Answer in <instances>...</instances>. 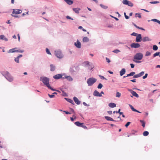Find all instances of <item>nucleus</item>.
I'll return each instance as SVG.
<instances>
[{"label":"nucleus","instance_id":"39448f33","mask_svg":"<svg viewBox=\"0 0 160 160\" xmlns=\"http://www.w3.org/2000/svg\"><path fill=\"white\" fill-rule=\"evenodd\" d=\"M55 54L56 57L59 58H62L63 57V55L61 51L60 50H56L55 51Z\"/></svg>","mask_w":160,"mask_h":160},{"label":"nucleus","instance_id":"c9c22d12","mask_svg":"<svg viewBox=\"0 0 160 160\" xmlns=\"http://www.w3.org/2000/svg\"><path fill=\"white\" fill-rule=\"evenodd\" d=\"M158 47L156 45H153L152 47V49L154 51H157L158 49Z\"/></svg>","mask_w":160,"mask_h":160},{"label":"nucleus","instance_id":"72a5a7b5","mask_svg":"<svg viewBox=\"0 0 160 160\" xmlns=\"http://www.w3.org/2000/svg\"><path fill=\"white\" fill-rule=\"evenodd\" d=\"M135 17L136 18L138 17L139 18H141L142 17L141 13H136L135 14Z\"/></svg>","mask_w":160,"mask_h":160},{"label":"nucleus","instance_id":"f704fd0d","mask_svg":"<svg viewBox=\"0 0 160 160\" xmlns=\"http://www.w3.org/2000/svg\"><path fill=\"white\" fill-rule=\"evenodd\" d=\"M140 122L142 123V126L143 127H144L145 125V122L142 120H140Z\"/></svg>","mask_w":160,"mask_h":160},{"label":"nucleus","instance_id":"864d4df0","mask_svg":"<svg viewBox=\"0 0 160 160\" xmlns=\"http://www.w3.org/2000/svg\"><path fill=\"white\" fill-rule=\"evenodd\" d=\"M24 52V50H21V49H18V50H17V51H16V52H21V53H22V52Z\"/></svg>","mask_w":160,"mask_h":160},{"label":"nucleus","instance_id":"0eeeda50","mask_svg":"<svg viewBox=\"0 0 160 160\" xmlns=\"http://www.w3.org/2000/svg\"><path fill=\"white\" fill-rule=\"evenodd\" d=\"M75 67L73 66H71L69 69V72L71 74L75 75L77 72L75 70Z\"/></svg>","mask_w":160,"mask_h":160},{"label":"nucleus","instance_id":"c03bdc74","mask_svg":"<svg viewBox=\"0 0 160 160\" xmlns=\"http://www.w3.org/2000/svg\"><path fill=\"white\" fill-rule=\"evenodd\" d=\"M103 87V85L101 83H99L98 86L97 88L98 89H101Z\"/></svg>","mask_w":160,"mask_h":160},{"label":"nucleus","instance_id":"8fccbe9b","mask_svg":"<svg viewBox=\"0 0 160 160\" xmlns=\"http://www.w3.org/2000/svg\"><path fill=\"white\" fill-rule=\"evenodd\" d=\"M121 95V94L120 93L118 92H117L116 94V97L119 98L120 97Z\"/></svg>","mask_w":160,"mask_h":160},{"label":"nucleus","instance_id":"bb28decb","mask_svg":"<svg viewBox=\"0 0 160 160\" xmlns=\"http://www.w3.org/2000/svg\"><path fill=\"white\" fill-rule=\"evenodd\" d=\"M50 71L51 72H53L54 71L55 69V66L53 65V64H51L50 65Z\"/></svg>","mask_w":160,"mask_h":160},{"label":"nucleus","instance_id":"1a4fd4ad","mask_svg":"<svg viewBox=\"0 0 160 160\" xmlns=\"http://www.w3.org/2000/svg\"><path fill=\"white\" fill-rule=\"evenodd\" d=\"M142 40V35L140 34H138L136 36L135 39V41L137 42H139Z\"/></svg>","mask_w":160,"mask_h":160},{"label":"nucleus","instance_id":"2f4dec72","mask_svg":"<svg viewBox=\"0 0 160 160\" xmlns=\"http://www.w3.org/2000/svg\"><path fill=\"white\" fill-rule=\"evenodd\" d=\"M151 21L155 22H157L159 24H160V21L158 20L157 19H152L151 20Z\"/></svg>","mask_w":160,"mask_h":160},{"label":"nucleus","instance_id":"e2e57ef3","mask_svg":"<svg viewBox=\"0 0 160 160\" xmlns=\"http://www.w3.org/2000/svg\"><path fill=\"white\" fill-rule=\"evenodd\" d=\"M148 76V73H146L144 76L142 77V78L143 79H145Z\"/></svg>","mask_w":160,"mask_h":160},{"label":"nucleus","instance_id":"5fc2aeb1","mask_svg":"<svg viewBox=\"0 0 160 160\" xmlns=\"http://www.w3.org/2000/svg\"><path fill=\"white\" fill-rule=\"evenodd\" d=\"M138 34V33H137L136 32H132V33H131V36H137V35Z\"/></svg>","mask_w":160,"mask_h":160},{"label":"nucleus","instance_id":"680f3d73","mask_svg":"<svg viewBox=\"0 0 160 160\" xmlns=\"http://www.w3.org/2000/svg\"><path fill=\"white\" fill-rule=\"evenodd\" d=\"M110 16L111 17L114 18L116 21H118L119 20L117 18L114 17L111 15H110Z\"/></svg>","mask_w":160,"mask_h":160},{"label":"nucleus","instance_id":"a211bd4d","mask_svg":"<svg viewBox=\"0 0 160 160\" xmlns=\"http://www.w3.org/2000/svg\"><path fill=\"white\" fill-rule=\"evenodd\" d=\"M73 100L76 103L77 105H79L81 103V101L76 97H74L73 98Z\"/></svg>","mask_w":160,"mask_h":160},{"label":"nucleus","instance_id":"4be33fe9","mask_svg":"<svg viewBox=\"0 0 160 160\" xmlns=\"http://www.w3.org/2000/svg\"><path fill=\"white\" fill-rule=\"evenodd\" d=\"M126 72V70L125 68H122L121 70L120 71V75L121 76H123L124 74Z\"/></svg>","mask_w":160,"mask_h":160},{"label":"nucleus","instance_id":"4d7b16f0","mask_svg":"<svg viewBox=\"0 0 160 160\" xmlns=\"http://www.w3.org/2000/svg\"><path fill=\"white\" fill-rule=\"evenodd\" d=\"M130 123H131L130 122H127L125 126L126 128H127Z\"/></svg>","mask_w":160,"mask_h":160},{"label":"nucleus","instance_id":"6ab92c4d","mask_svg":"<svg viewBox=\"0 0 160 160\" xmlns=\"http://www.w3.org/2000/svg\"><path fill=\"white\" fill-rule=\"evenodd\" d=\"M151 39H150L148 37L146 36L142 38V41L143 42L151 41Z\"/></svg>","mask_w":160,"mask_h":160},{"label":"nucleus","instance_id":"b1692460","mask_svg":"<svg viewBox=\"0 0 160 160\" xmlns=\"http://www.w3.org/2000/svg\"><path fill=\"white\" fill-rule=\"evenodd\" d=\"M17 49V48L11 49L9 50L8 52V53H11V52L13 53V52H16V51H17L16 49Z\"/></svg>","mask_w":160,"mask_h":160},{"label":"nucleus","instance_id":"de8ad7c7","mask_svg":"<svg viewBox=\"0 0 160 160\" xmlns=\"http://www.w3.org/2000/svg\"><path fill=\"white\" fill-rule=\"evenodd\" d=\"M84 63L86 64L85 65V67L88 66H90V63L88 61L85 62Z\"/></svg>","mask_w":160,"mask_h":160},{"label":"nucleus","instance_id":"7ed1b4c3","mask_svg":"<svg viewBox=\"0 0 160 160\" xmlns=\"http://www.w3.org/2000/svg\"><path fill=\"white\" fill-rule=\"evenodd\" d=\"M40 80L42 81L43 84L48 88L50 86L49 84V78L46 77H41L40 78Z\"/></svg>","mask_w":160,"mask_h":160},{"label":"nucleus","instance_id":"774afa93","mask_svg":"<svg viewBox=\"0 0 160 160\" xmlns=\"http://www.w3.org/2000/svg\"><path fill=\"white\" fill-rule=\"evenodd\" d=\"M81 127H82V128H83L85 129H87V127L85 125H84V124H83V125H82V126Z\"/></svg>","mask_w":160,"mask_h":160},{"label":"nucleus","instance_id":"f3484780","mask_svg":"<svg viewBox=\"0 0 160 160\" xmlns=\"http://www.w3.org/2000/svg\"><path fill=\"white\" fill-rule=\"evenodd\" d=\"M93 95L95 96L101 97L102 95L100 94L99 92L97 90H95L93 93Z\"/></svg>","mask_w":160,"mask_h":160},{"label":"nucleus","instance_id":"5701e85b","mask_svg":"<svg viewBox=\"0 0 160 160\" xmlns=\"http://www.w3.org/2000/svg\"><path fill=\"white\" fill-rule=\"evenodd\" d=\"M68 4L71 5L73 3V0H64Z\"/></svg>","mask_w":160,"mask_h":160},{"label":"nucleus","instance_id":"ddd939ff","mask_svg":"<svg viewBox=\"0 0 160 160\" xmlns=\"http://www.w3.org/2000/svg\"><path fill=\"white\" fill-rule=\"evenodd\" d=\"M74 45L78 48H80L81 47V44L78 39H77L76 42H75Z\"/></svg>","mask_w":160,"mask_h":160},{"label":"nucleus","instance_id":"412c9836","mask_svg":"<svg viewBox=\"0 0 160 160\" xmlns=\"http://www.w3.org/2000/svg\"><path fill=\"white\" fill-rule=\"evenodd\" d=\"M0 39L4 40L5 41H7L8 40V39L6 38L4 35H0Z\"/></svg>","mask_w":160,"mask_h":160},{"label":"nucleus","instance_id":"603ef678","mask_svg":"<svg viewBox=\"0 0 160 160\" xmlns=\"http://www.w3.org/2000/svg\"><path fill=\"white\" fill-rule=\"evenodd\" d=\"M113 52L116 53H118L119 52H120V51L118 49H115L112 51Z\"/></svg>","mask_w":160,"mask_h":160},{"label":"nucleus","instance_id":"052dcab7","mask_svg":"<svg viewBox=\"0 0 160 160\" xmlns=\"http://www.w3.org/2000/svg\"><path fill=\"white\" fill-rule=\"evenodd\" d=\"M66 18L67 19H71L72 20H73V19L72 18H71L69 16H66Z\"/></svg>","mask_w":160,"mask_h":160},{"label":"nucleus","instance_id":"79ce46f5","mask_svg":"<svg viewBox=\"0 0 160 160\" xmlns=\"http://www.w3.org/2000/svg\"><path fill=\"white\" fill-rule=\"evenodd\" d=\"M129 106L130 107V108L131 109V110L133 111L134 112V111H136V110H135L136 109L134 108V107H133V106L131 104H129Z\"/></svg>","mask_w":160,"mask_h":160},{"label":"nucleus","instance_id":"a19ab883","mask_svg":"<svg viewBox=\"0 0 160 160\" xmlns=\"http://www.w3.org/2000/svg\"><path fill=\"white\" fill-rule=\"evenodd\" d=\"M46 53L48 54H49V55H51V53L50 52V50H49V49L48 48H46Z\"/></svg>","mask_w":160,"mask_h":160},{"label":"nucleus","instance_id":"f03ea898","mask_svg":"<svg viewBox=\"0 0 160 160\" xmlns=\"http://www.w3.org/2000/svg\"><path fill=\"white\" fill-rule=\"evenodd\" d=\"M143 54L141 53H137L134 56L133 61L136 63H140L141 61H140L142 60L143 58Z\"/></svg>","mask_w":160,"mask_h":160},{"label":"nucleus","instance_id":"9d476101","mask_svg":"<svg viewBox=\"0 0 160 160\" xmlns=\"http://www.w3.org/2000/svg\"><path fill=\"white\" fill-rule=\"evenodd\" d=\"M130 47L131 48H138L140 47V45L138 42L133 43L131 44Z\"/></svg>","mask_w":160,"mask_h":160},{"label":"nucleus","instance_id":"20e7f679","mask_svg":"<svg viewBox=\"0 0 160 160\" xmlns=\"http://www.w3.org/2000/svg\"><path fill=\"white\" fill-rule=\"evenodd\" d=\"M97 81V79L93 78H89L87 80V82L88 84V86H92Z\"/></svg>","mask_w":160,"mask_h":160},{"label":"nucleus","instance_id":"dca6fc26","mask_svg":"<svg viewBox=\"0 0 160 160\" xmlns=\"http://www.w3.org/2000/svg\"><path fill=\"white\" fill-rule=\"evenodd\" d=\"M104 118L106 120L108 121H112L114 122H118L119 121L118 120H114L111 117L108 116H105L104 117Z\"/></svg>","mask_w":160,"mask_h":160},{"label":"nucleus","instance_id":"0e129e2a","mask_svg":"<svg viewBox=\"0 0 160 160\" xmlns=\"http://www.w3.org/2000/svg\"><path fill=\"white\" fill-rule=\"evenodd\" d=\"M106 61L107 62L110 63L111 62V61L109 58L106 57Z\"/></svg>","mask_w":160,"mask_h":160},{"label":"nucleus","instance_id":"4468645a","mask_svg":"<svg viewBox=\"0 0 160 160\" xmlns=\"http://www.w3.org/2000/svg\"><path fill=\"white\" fill-rule=\"evenodd\" d=\"M128 91L130 92L131 93H132L133 96L135 97L136 98L139 97L137 93L133 91L132 89H128Z\"/></svg>","mask_w":160,"mask_h":160},{"label":"nucleus","instance_id":"a878e982","mask_svg":"<svg viewBox=\"0 0 160 160\" xmlns=\"http://www.w3.org/2000/svg\"><path fill=\"white\" fill-rule=\"evenodd\" d=\"M116 105L115 103L113 102L110 103L108 104V106L111 108H114L116 107Z\"/></svg>","mask_w":160,"mask_h":160},{"label":"nucleus","instance_id":"f8f14e48","mask_svg":"<svg viewBox=\"0 0 160 160\" xmlns=\"http://www.w3.org/2000/svg\"><path fill=\"white\" fill-rule=\"evenodd\" d=\"M64 77L62 78V80L66 79L68 81L71 82L73 81V78L70 76H67L65 73Z\"/></svg>","mask_w":160,"mask_h":160},{"label":"nucleus","instance_id":"c756f323","mask_svg":"<svg viewBox=\"0 0 160 160\" xmlns=\"http://www.w3.org/2000/svg\"><path fill=\"white\" fill-rule=\"evenodd\" d=\"M57 93L56 92H54L52 93V94L50 95L49 94H48V95L50 98H52L55 97L54 94H57Z\"/></svg>","mask_w":160,"mask_h":160},{"label":"nucleus","instance_id":"13d9d810","mask_svg":"<svg viewBox=\"0 0 160 160\" xmlns=\"http://www.w3.org/2000/svg\"><path fill=\"white\" fill-rule=\"evenodd\" d=\"M99 77L102 80H107L103 76H101V75H99Z\"/></svg>","mask_w":160,"mask_h":160},{"label":"nucleus","instance_id":"49530a36","mask_svg":"<svg viewBox=\"0 0 160 160\" xmlns=\"http://www.w3.org/2000/svg\"><path fill=\"white\" fill-rule=\"evenodd\" d=\"M159 3V2L158 1H157L150 2V3L152 4H156V3Z\"/></svg>","mask_w":160,"mask_h":160},{"label":"nucleus","instance_id":"37998d69","mask_svg":"<svg viewBox=\"0 0 160 160\" xmlns=\"http://www.w3.org/2000/svg\"><path fill=\"white\" fill-rule=\"evenodd\" d=\"M14 61L15 62H16L17 63H19V58L17 57L16 58H15L14 59Z\"/></svg>","mask_w":160,"mask_h":160},{"label":"nucleus","instance_id":"bf43d9fd","mask_svg":"<svg viewBox=\"0 0 160 160\" xmlns=\"http://www.w3.org/2000/svg\"><path fill=\"white\" fill-rule=\"evenodd\" d=\"M11 15L13 17H14L15 18H20V16H18V15H13L12 14H11Z\"/></svg>","mask_w":160,"mask_h":160},{"label":"nucleus","instance_id":"ea45409f","mask_svg":"<svg viewBox=\"0 0 160 160\" xmlns=\"http://www.w3.org/2000/svg\"><path fill=\"white\" fill-rule=\"evenodd\" d=\"M48 88L49 89L52 90V91H56L57 92V90L56 89H54L51 86L49 87H48Z\"/></svg>","mask_w":160,"mask_h":160},{"label":"nucleus","instance_id":"3c124183","mask_svg":"<svg viewBox=\"0 0 160 160\" xmlns=\"http://www.w3.org/2000/svg\"><path fill=\"white\" fill-rule=\"evenodd\" d=\"M78 29H82V30L84 31V32H86L87 31L86 29L83 28H82V27L81 26H79L78 27Z\"/></svg>","mask_w":160,"mask_h":160},{"label":"nucleus","instance_id":"6e6d98bb","mask_svg":"<svg viewBox=\"0 0 160 160\" xmlns=\"http://www.w3.org/2000/svg\"><path fill=\"white\" fill-rule=\"evenodd\" d=\"M137 132V131H135L134 130H132L131 131V134L132 135H135V133Z\"/></svg>","mask_w":160,"mask_h":160},{"label":"nucleus","instance_id":"7c9ffc66","mask_svg":"<svg viewBox=\"0 0 160 160\" xmlns=\"http://www.w3.org/2000/svg\"><path fill=\"white\" fill-rule=\"evenodd\" d=\"M135 74V72H130L129 74H128L127 75L126 77H130L132 76H133Z\"/></svg>","mask_w":160,"mask_h":160},{"label":"nucleus","instance_id":"cd10ccee","mask_svg":"<svg viewBox=\"0 0 160 160\" xmlns=\"http://www.w3.org/2000/svg\"><path fill=\"white\" fill-rule=\"evenodd\" d=\"M72 10L74 12L76 13H79V11L80 10V9L79 8H73Z\"/></svg>","mask_w":160,"mask_h":160},{"label":"nucleus","instance_id":"c85d7f7f","mask_svg":"<svg viewBox=\"0 0 160 160\" xmlns=\"http://www.w3.org/2000/svg\"><path fill=\"white\" fill-rule=\"evenodd\" d=\"M82 41L83 42H88L89 41V39L87 37H85L83 38Z\"/></svg>","mask_w":160,"mask_h":160},{"label":"nucleus","instance_id":"58836bf2","mask_svg":"<svg viewBox=\"0 0 160 160\" xmlns=\"http://www.w3.org/2000/svg\"><path fill=\"white\" fill-rule=\"evenodd\" d=\"M70 118L71 121L73 122L76 119V117L75 115H72V117H70Z\"/></svg>","mask_w":160,"mask_h":160},{"label":"nucleus","instance_id":"9b49d317","mask_svg":"<svg viewBox=\"0 0 160 160\" xmlns=\"http://www.w3.org/2000/svg\"><path fill=\"white\" fill-rule=\"evenodd\" d=\"M22 12V11L21 9H13L12 14H18L21 13Z\"/></svg>","mask_w":160,"mask_h":160},{"label":"nucleus","instance_id":"e433bc0d","mask_svg":"<svg viewBox=\"0 0 160 160\" xmlns=\"http://www.w3.org/2000/svg\"><path fill=\"white\" fill-rule=\"evenodd\" d=\"M149 134V132L147 131H145L143 133V135L144 136H147Z\"/></svg>","mask_w":160,"mask_h":160},{"label":"nucleus","instance_id":"4c0bfd02","mask_svg":"<svg viewBox=\"0 0 160 160\" xmlns=\"http://www.w3.org/2000/svg\"><path fill=\"white\" fill-rule=\"evenodd\" d=\"M160 53V52H157L154 53L153 55V58L155 57L156 56H159V54Z\"/></svg>","mask_w":160,"mask_h":160},{"label":"nucleus","instance_id":"2eb2a0df","mask_svg":"<svg viewBox=\"0 0 160 160\" xmlns=\"http://www.w3.org/2000/svg\"><path fill=\"white\" fill-rule=\"evenodd\" d=\"M144 74V71H142L140 73H138L137 74L134 75L133 76V78H137L140 77H141L142 75H143Z\"/></svg>","mask_w":160,"mask_h":160},{"label":"nucleus","instance_id":"aec40b11","mask_svg":"<svg viewBox=\"0 0 160 160\" xmlns=\"http://www.w3.org/2000/svg\"><path fill=\"white\" fill-rule=\"evenodd\" d=\"M74 124L77 126L81 127L82 125H83V124H84V123L80 122L79 121H77L74 122Z\"/></svg>","mask_w":160,"mask_h":160},{"label":"nucleus","instance_id":"a18cd8bd","mask_svg":"<svg viewBox=\"0 0 160 160\" xmlns=\"http://www.w3.org/2000/svg\"><path fill=\"white\" fill-rule=\"evenodd\" d=\"M151 54V53L149 51H147L145 53V56H150Z\"/></svg>","mask_w":160,"mask_h":160},{"label":"nucleus","instance_id":"393cba45","mask_svg":"<svg viewBox=\"0 0 160 160\" xmlns=\"http://www.w3.org/2000/svg\"><path fill=\"white\" fill-rule=\"evenodd\" d=\"M65 99L68 102H70V103H71L72 105H74V103L73 101V100L70 99L68 98H65Z\"/></svg>","mask_w":160,"mask_h":160},{"label":"nucleus","instance_id":"09e8293b","mask_svg":"<svg viewBox=\"0 0 160 160\" xmlns=\"http://www.w3.org/2000/svg\"><path fill=\"white\" fill-rule=\"evenodd\" d=\"M62 92L63 93L62 96L64 97H67L68 96V95L67 94L64 92V91L63 90H62Z\"/></svg>","mask_w":160,"mask_h":160},{"label":"nucleus","instance_id":"338daca9","mask_svg":"<svg viewBox=\"0 0 160 160\" xmlns=\"http://www.w3.org/2000/svg\"><path fill=\"white\" fill-rule=\"evenodd\" d=\"M63 112H65L67 114H71L70 112H69L68 111H63Z\"/></svg>","mask_w":160,"mask_h":160},{"label":"nucleus","instance_id":"6e6552de","mask_svg":"<svg viewBox=\"0 0 160 160\" xmlns=\"http://www.w3.org/2000/svg\"><path fill=\"white\" fill-rule=\"evenodd\" d=\"M122 2L124 5H126L130 7H132L133 6V3L131 2L128 0H123Z\"/></svg>","mask_w":160,"mask_h":160},{"label":"nucleus","instance_id":"69168bd1","mask_svg":"<svg viewBox=\"0 0 160 160\" xmlns=\"http://www.w3.org/2000/svg\"><path fill=\"white\" fill-rule=\"evenodd\" d=\"M69 109H70V110L71 111V112H72V113H75L74 110L73 109L71 108H70Z\"/></svg>","mask_w":160,"mask_h":160},{"label":"nucleus","instance_id":"473e14b6","mask_svg":"<svg viewBox=\"0 0 160 160\" xmlns=\"http://www.w3.org/2000/svg\"><path fill=\"white\" fill-rule=\"evenodd\" d=\"M100 6L102 8L105 9H106L108 8V7L107 6H105L102 4H100Z\"/></svg>","mask_w":160,"mask_h":160},{"label":"nucleus","instance_id":"f257e3e1","mask_svg":"<svg viewBox=\"0 0 160 160\" xmlns=\"http://www.w3.org/2000/svg\"><path fill=\"white\" fill-rule=\"evenodd\" d=\"M0 73L9 82H12L13 81V78L10 73L7 71H1Z\"/></svg>","mask_w":160,"mask_h":160},{"label":"nucleus","instance_id":"423d86ee","mask_svg":"<svg viewBox=\"0 0 160 160\" xmlns=\"http://www.w3.org/2000/svg\"><path fill=\"white\" fill-rule=\"evenodd\" d=\"M65 75V73H63L62 74H58L53 76V78L56 79L58 80L61 78L62 79V76H64Z\"/></svg>","mask_w":160,"mask_h":160}]
</instances>
